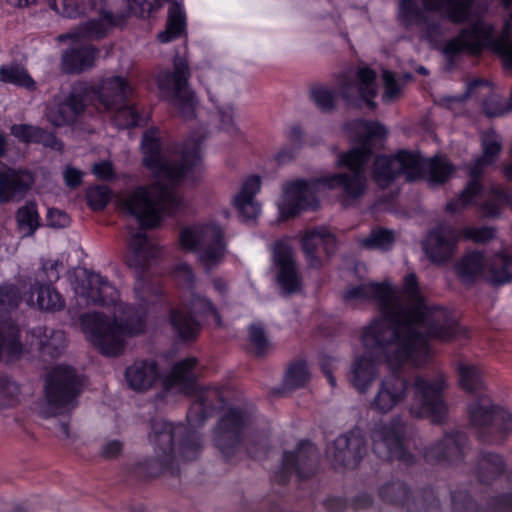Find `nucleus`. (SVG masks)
Masks as SVG:
<instances>
[{
    "label": "nucleus",
    "instance_id": "37",
    "mask_svg": "<svg viewBox=\"0 0 512 512\" xmlns=\"http://www.w3.org/2000/svg\"><path fill=\"white\" fill-rule=\"evenodd\" d=\"M126 380L136 391H145L159 379L157 364L154 361H137L127 368Z\"/></svg>",
    "mask_w": 512,
    "mask_h": 512
},
{
    "label": "nucleus",
    "instance_id": "8",
    "mask_svg": "<svg viewBox=\"0 0 512 512\" xmlns=\"http://www.w3.org/2000/svg\"><path fill=\"white\" fill-rule=\"evenodd\" d=\"M149 441L154 446L158 460L173 473L189 464L192 454V428L189 424L154 420Z\"/></svg>",
    "mask_w": 512,
    "mask_h": 512
},
{
    "label": "nucleus",
    "instance_id": "40",
    "mask_svg": "<svg viewBox=\"0 0 512 512\" xmlns=\"http://www.w3.org/2000/svg\"><path fill=\"white\" fill-rule=\"evenodd\" d=\"M97 54L98 50L92 45L73 46L62 55L63 69L68 73H75L91 68Z\"/></svg>",
    "mask_w": 512,
    "mask_h": 512
},
{
    "label": "nucleus",
    "instance_id": "38",
    "mask_svg": "<svg viewBox=\"0 0 512 512\" xmlns=\"http://www.w3.org/2000/svg\"><path fill=\"white\" fill-rule=\"evenodd\" d=\"M30 307H37L43 311H59L65 306L61 294L50 284L35 283L31 287L30 295L26 299Z\"/></svg>",
    "mask_w": 512,
    "mask_h": 512
},
{
    "label": "nucleus",
    "instance_id": "59",
    "mask_svg": "<svg viewBox=\"0 0 512 512\" xmlns=\"http://www.w3.org/2000/svg\"><path fill=\"white\" fill-rule=\"evenodd\" d=\"M207 138V129L203 125L194 127V181L196 180V174L202 171V152L200 144Z\"/></svg>",
    "mask_w": 512,
    "mask_h": 512
},
{
    "label": "nucleus",
    "instance_id": "48",
    "mask_svg": "<svg viewBox=\"0 0 512 512\" xmlns=\"http://www.w3.org/2000/svg\"><path fill=\"white\" fill-rule=\"evenodd\" d=\"M310 379V371L305 361L290 364L283 379L286 389L294 390L303 387Z\"/></svg>",
    "mask_w": 512,
    "mask_h": 512
},
{
    "label": "nucleus",
    "instance_id": "64",
    "mask_svg": "<svg viewBox=\"0 0 512 512\" xmlns=\"http://www.w3.org/2000/svg\"><path fill=\"white\" fill-rule=\"evenodd\" d=\"M93 173L97 178L102 180H111L114 178L113 166L109 161H101L94 164Z\"/></svg>",
    "mask_w": 512,
    "mask_h": 512
},
{
    "label": "nucleus",
    "instance_id": "27",
    "mask_svg": "<svg viewBox=\"0 0 512 512\" xmlns=\"http://www.w3.org/2000/svg\"><path fill=\"white\" fill-rule=\"evenodd\" d=\"M261 184L259 175H249L242 180L238 192L232 198V205L244 222H254L261 213V205L255 199Z\"/></svg>",
    "mask_w": 512,
    "mask_h": 512
},
{
    "label": "nucleus",
    "instance_id": "33",
    "mask_svg": "<svg viewBox=\"0 0 512 512\" xmlns=\"http://www.w3.org/2000/svg\"><path fill=\"white\" fill-rule=\"evenodd\" d=\"M30 350H38L44 355L56 357L66 347V336L61 330H48L46 327L33 328L27 336Z\"/></svg>",
    "mask_w": 512,
    "mask_h": 512
},
{
    "label": "nucleus",
    "instance_id": "34",
    "mask_svg": "<svg viewBox=\"0 0 512 512\" xmlns=\"http://www.w3.org/2000/svg\"><path fill=\"white\" fill-rule=\"evenodd\" d=\"M120 17H116L110 11L101 9L97 19H89L85 23L71 33L63 34L58 37L59 41L73 39L79 41L81 39H98L104 37L108 30L116 25Z\"/></svg>",
    "mask_w": 512,
    "mask_h": 512
},
{
    "label": "nucleus",
    "instance_id": "36",
    "mask_svg": "<svg viewBox=\"0 0 512 512\" xmlns=\"http://www.w3.org/2000/svg\"><path fill=\"white\" fill-rule=\"evenodd\" d=\"M427 11L441 12L449 21L463 24L470 20L474 0H422Z\"/></svg>",
    "mask_w": 512,
    "mask_h": 512
},
{
    "label": "nucleus",
    "instance_id": "41",
    "mask_svg": "<svg viewBox=\"0 0 512 512\" xmlns=\"http://www.w3.org/2000/svg\"><path fill=\"white\" fill-rule=\"evenodd\" d=\"M186 26V15L178 2H171L168 10L166 29L158 34L161 43H169L180 37Z\"/></svg>",
    "mask_w": 512,
    "mask_h": 512
},
{
    "label": "nucleus",
    "instance_id": "23",
    "mask_svg": "<svg viewBox=\"0 0 512 512\" xmlns=\"http://www.w3.org/2000/svg\"><path fill=\"white\" fill-rule=\"evenodd\" d=\"M317 463L318 451L315 445L301 440L294 452H284L282 465L276 472L275 479L279 483H285L292 472L304 479L314 472Z\"/></svg>",
    "mask_w": 512,
    "mask_h": 512
},
{
    "label": "nucleus",
    "instance_id": "42",
    "mask_svg": "<svg viewBox=\"0 0 512 512\" xmlns=\"http://www.w3.org/2000/svg\"><path fill=\"white\" fill-rule=\"evenodd\" d=\"M194 423H202L206 418L212 416L216 410L214 404L218 397V391L211 388H202L194 381Z\"/></svg>",
    "mask_w": 512,
    "mask_h": 512
},
{
    "label": "nucleus",
    "instance_id": "26",
    "mask_svg": "<svg viewBox=\"0 0 512 512\" xmlns=\"http://www.w3.org/2000/svg\"><path fill=\"white\" fill-rule=\"evenodd\" d=\"M467 436L462 432L446 433L424 451V459L431 465L459 464L465 456Z\"/></svg>",
    "mask_w": 512,
    "mask_h": 512
},
{
    "label": "nucleus",
    "instance_id": "25",
    "mask_svg": "<svg viewBox=\"0 0 512 512\" xmlns=\"http://www.w3.org/2000/svg\"><path fill=\"white\" fill-rule=\"evenodd\" d=\"M408 392V380L392 372L380 380L370 407L378 413L387 414L406 401Z\"/></svg>",
    "mask_w": 512,
    "mask_h": 512
},
{
    "label": "nucleus",
    "instance_id": "54",
    "mask_svg": "<svg viewBox=\"0 0 512 512\" xmlns=\"http://www.w3.org/2000/svg\"><path fill=\"white\" fill-rule=\"evenodd\" d=\"M408 494V488L401 482H391L379 489V495L385 502L401 503L408 497Z\"/></svg>",
    "mask_w": 512,
    "mask_h": 512
},
{
    "label": "nucleus",
    "instance_id": "20",
    "mask_svg": "<svg viewBox=\"0 0 512 512\" xmlns=\"http://www.w3.org/2000/svg\"><path fill=\"white\" fill-rule=\"evenodd\" d=\"M353 74L351 69L341 74L340 92L342 98L348 105L360 107L362 103L373 110L377 104L374 98L377 94L376 72L370 68H359L357 71V82L350 81Z\"/></svg>",
    "mask_w": 512,
    "mask_h": 512
},
{
    "label": "nucleus",
    "instance_id": "21",
    "mask_svg": "<svg viewBox=\"0 0 512 512\" xmlns=\"http://www.w3.org/2000/svg\"><path fill=\"white\" fill-rule=\"evenodd\" d=\"M272 267L276 280L284 295L302 290V277L296 263L294 252L285 240L275 242L272 251Z\"/></svg>",
    "mask_w": 512,
    "mask_h": 512
},
{
    "label": "nucleus",
    "instance_id": "44",
    "mask_svg": "<svg viewBox=\"0 0 512 512\" xmlns=\"http://www.w3.org/2000/svg\"><path fill=\"white\" fill-rule=\"evenodd\" d=\"M0 82L24 87L28 90H34L36 87L35 81L27 71L17 64H6L0 67Z\"/></svg>",
    "mask_w": 512,
    "mask_h": 512
},
{
    "label": "nucleus",
    "instance_id": "24",
    "mask_svg": "<svg viewBox=\"0 0 512 512\" xmlns=\"http://www.w3.org/2000/svg\"><path fill=\"white\" fill-rule=\"evenodd\" d=\"M366 453L365 437L358 427L340 435L328 448L327 454L332 459L335 468H354Z\"/></svg>",
    "mask_w": 512,
    "mask_h": 512
},
{
    "label": "nucleus",
    "instance_id": "5",
    "mask_svg": "<svg viewBox=\"0 0 512 512\" xmlns=\"http://www.w3.org/2000/svg\"><path fill=\"white\" fill-rule=\"evenodd\" d=\"M502 3L511 13L498 35L492 23L478 18L445 43V57L452 61L462 53L479 55L490 50L501 57L506 69L512 70V0H502Z\"/></svg>",
    "mask_w": 512,
    "mask_h": 512
},
{
    "label": "nucleus",
    "instance_id": "39",
    "mask_svg": "<svg viewBox=\"0 0 512 512\" xmlns=\"http://www.w3.org/2000/svg\"><path fill=\"white\" fill-rule=\"evenodd\" d=\"M505 204L512 209V193L508 194L501 186L493 185L488 190L484 189L482 196H479L477 201L469 206L477 205L484 217L494 218L500 215Z\"/></svg>",
    "mask_w": 512,
    "mask_h": 512
},
{
    "label": "nucleus",
    "instance_id": "16",
    "mask_svg": "<svg viewBox=\"0 0 512 512\" xmlns=\"http://www.w3.org/2000/svg\"><path fill=\"white\" fill-rule=\"evenodd\" d=\"M228 253V239L224 228L215 221L194 224V255L206 271L216 269Z\"/></svg>",
    "mask_w": 512,
    "mask_h": 512
},
{
    "label": "nucleus",
    "instance_id": "60",
    "mask_svg": "<svg viewBox=\"0 0 512 512\" xmlns=\"http://www.w3.org/2000/svg\"><path fill=\"white\" fill-rule=\"evenodd\" d=\"M39 127L27 125V124H18L13 125L11 127V133L20 141L30 143L35 142V139L38 134Z\"/></svg>",
    "mask_w": 512,
    "mask_h": 512
},
{
    "label": "nucleus",
    "instance_id": "45",
    "mask_svg": "<svg viewBox=\"0 0 512 512\" xmlns=\"http://www.w3.org/2000/svg\"><path fill=\"white\" fill-rule=\"evenodd\" d=\"M16 221L23 236H32L40 225L36 204L29 202L20 207L16 213Z\"/></svg>",
    "mask_w": 512,
    "mask_h": 512
},
{
    "label": "nucleus",
    "instance_id": "47",
    "mask_svg": "<svg viewBox=\"0 0 512 512\" xmlns=\"http://www.w3.org/2000/svg\"><path fill=\"white\" fill-rule=\"evenodd\" d=\"M21 399V385L10 376L0 375V407H13Z\"/></svg>",
    "mask_w": 512,
    "mask_h": 512
},
{
    "label": "nucleus",
    "instance_id": "31",
    "mask_svg": "<svg viewBox=\"0 0 512 512\" xmlns=\"http://www.w3.org/2000/svg\"><path fill=\"white\" fill-rule=\"evenodd\" d=\"M189 67L186 63L176 62L173 72L163 71L158 76L160 90L173 97L175 104L180 108L190 105V97L187 94Z\"/></svg>",
    "mask_w": 512,
    "mask_h": 512
},
{
    "label": "nucleus",
    "instance_id": "4",
    "mask_svg": "<svg viewBox=\"0 0 512 512\" xmlns=\"http://www.w3.org/2000/svg\"><path fill=\"white\" fill-rule=\"evenodd\" d=\"M457 371L459 386L465 392L478 396L468 405L467 411L479 439L490 443L502 441L512 431V415L506 409L493 405L490 397L483 393L485 385L478 366L459 363Z\"/></svg>",
    "mask_w": 512,
    "mask_h": 512
},
{
    "label": "nucleus",
    "instance_id": "55",
    "mask_svg": "<svg viewBox=\"0 0 512 512\" xmlns=\"http://www.w3.org/2000/svg\"><path fill=\"white\" fill-rule=\"evenodd\" d=\"M111 198V191L105 185L91 187L87 191V201L93 210H102Z\"/></svg>",
    "mask_w": 512,
    "mask_h": 512
},
{
    "label": "nucleus",
    "instance_id": "3",
    "mask_svg": "<svg viewBox=\"0 0 512 512\" xmlns=\"http://www.w3.org/2000/svg\"><path fill=\"white\" fill-rule=\"evenodd\" d=\"M346 131L354 137L357 147L339 155L338 166H345L350 173L328 174L310 180L297 179L283 185V194L278 203L279 213L284 218L298 215L319 206L317 194L325 190L341 188L344 204L360 198L367 188L365 165L373 149L383 143L387 129L378 122L356 119L345 124Z\"/></svg>",
    "mask_w": 512,
    "mask_h": 512
},
{
    "label": "nucleus",
    "instance_id": "2",
    "mask_svg": "<svg viewBox=\"0 0 512 512\" xmlns=\"http://www.w3.org/2000/svg\"><path fill=\"white\" fill-rule=\"evenodd\" d=\"M75 295L85 304L113 306V318L101 313H87L81 325L87 340L103 355L117 356L124 351L126 339L142 334L146 327L148 305L155 302L158 292L138 281L134 293L138 306L118 302L116 288L99 273L83 271L80 282L73 284Z\"/></svg>",
    "mask_w": 512,
    "mask_h": 512
},
{
    "label": "nucleus",
    "instance_id": "18",
    "mask_svg": "<svg viewBox=\"0 0 512 512\" xmlns=\"http://www.w3.org/2000/svg\"><path fill=\"white\" fill-rule=\"evenodd\" d=\"M404 424L400 417L393 418L389 423H376L372 430V449L381 459L398 460L405 465L413 462V456L403 445Z\"/></svg>",
    "mask_w": 512,
    "mask_h": 512
},
{
    "label": "nucleus",
    "instance_id": "15",
    "mask_svg": "<svg viewBox=\"0 0 512 512\" xmlns=\"http://www.w3.org/2000/svg\"><path fill=\"white\" fill-rule=\"evenodd\" d=\"M170 200L168 189L157 181L135 188L121 199V206L135 216L142 226L153 228L162 221Z\"/></svg>",
    "mask_w": 512,
    "mask_h": 512
},
{
    "label": "nucleus",
    "instance_id": "32",
    "mask_svg": "<svg viewBox=\"0 0 512 512\" xmlns=\"http://www.w3.org/2000/svg\"><path fill=\"white\" fill-rule=\"evenodd\" d=\"M302 249L310 268L320 269L322 260L316 255L319 246H323L326 254L331 256L337 248V241L326 227H318L305 232L301 239Z\"/></svg>",
    "mask_w": 512,
    "mask_h": 512
},
{
    "label": "nucleus",
    "instance_id": "35",
    "mask_svg": "<svg viewBox=\"0 0 512 512\" xmlns=\"http://www.w3.org/2000/svg\"><path fill=\"white\" fill-rule=\"evenodd\" d=\"M164 390L172 394L192 393V359L186 358L175 363L169 373L162 377Z\"/></svg>",
    "mask_w": 512,
    "mask_h": 512
},
{
    "label": "nucleus",
    "instance_id": "57",
    "mask_svg": "<svg viewBox=\"0 0 512 512\" xmlns=\"http://www.w3.org/2000/svg\"><path fill=\"white\" fill-rule=\"evenodd\" d=\"M382 79L384 83V93L382 95V101L389 103L397 99L401 92V86L395 79V75L389 70H383Z\"/></svg>",
    "mask_w": 512,
    "mask_h": 512
},
{
    "label": "nucleus",
    "instance_id": "6",
    "mask_svg": "<svg viewBox=\"0 0 512 512\" xmlns=\"http://www.w3.org/2000/svg\"><path fill=\"white\" fill-rule=\"evenodd\" d=\"M455 167L443 157L424 158L417 152L400 150L395 155L376 157L372 178L381 188L389 186L397 176L412 182L425 178L430 186L446 182Z\"/></svg>",
    "mask_w": 512,
    "mask_h": 512
},
{
    "label": "nucleus",
    "instance_id": "58",
    "mask_svg": "<svg viewBox=\"0 0 512 512\" xmlns=\"http://www.w3.org/2000/svg\"><path fill=\"white\" fill-rule=\"evenodd\" d=\"M249 341L253 345L257 356L264 355L269 348V341L261 325L253 324L250 326Z\"/></svg>",
    "mask_w": 512,
    "mask_h": 512
},
{
    "label": "nucleus",
    "instance_id": "22",
    "mask_svg": "<svg viewBox=\"0 0 512 512\" xmlns=\"http://www.w3.org/2000/svg\"><path fill=\"white\" fill-rule=\"evenodd\" d=\"M249 416L238 408H229L221 417L215 430L214 441L221 453L229 458L240 445L247 429Z\"/></svg>",
    "mask_w": 512,
    "mask_h": 512
},
{
    "label": "nucleus",
    "instance_id": "14",
    "mask_svg": "<svg viewBox=\"0 0 512 512\" xmlns=\"http://www.w3.org/2000/svg\"><path fill=\"white\" fill-rule=\"evenodd\" d=\"M455 271L466 285L482 276L492 285H503L512 281V257L502 251L488 260L483 253L472 251L457 262Z\"/></svg>",
    "mask_w": 512,
    "mask_h": 512
},
{
    "label": "nucleus",
    "instance_id": "19",
    "mask_svg": "<svg viewBox=\"0 0 512 512\" xmlns=\"http://www.w3.org/2000/svg\"><path fill=\"white\" fill-rule=\"evenodd\" d=\"M94 90L95 87L78 84L72 88L67 97L63 95L55 96L53 101L47 105V120L54 126H65L73 123L88 103L95 105Z\"/></svg>",
    "mask_w": 512,
    "mask_h": 512
},
{
    "label": "nucleus",
    "instance_id": "12",
    "mask_svg": "<svg viewBox=\"0 0 512 512\" xmlns=\"http://www.w3.org/2000/svg\"><path fill=\"white\" fill-rule=\"evenodd\" d=\"M482 154L478 156L468 169L470 181L464 189L446 204L445 210L449 213H458L475 203L484 193L480 177L485 167L495 163L502 150V140L499 134L489 129L481 133Z\"/></svg>",
    "mask_w": 512,
    "mask_h": 512
},
{
    "label": "nucleus",
    "instance_id": "52",
    "mask_svg": "<svg viewBox=\"0 0 512 512\" xmlns=\"http://www.w3.org/2000/svg\"><path fill=\"white\" fill-rule=\"evenodd\" d=\"M171 324L181 339L192 335L191 317L188 308L175 309L171 312Z\"/></svg>",
    "mask_w": 512,
    "mask_h": 512
},
{
    "label": "nucleus",
    "instance_id": "11",
    "mask_svg": "<svg viewBox=\"0 0 512 512\" xmlns=\"http://www.w3.org/2000/svg\"><path fill=\"white\" fill-rule=\"evenodd\" d=\"M132 93L133 88L125 78L105 77L93 91L95 107L99 110L115 112L114 122L119 128L140 125L142 117L138 114L136 107L126 104Z\"/></svg>",
    "mask_w": 512,
    "mask_h": 512
},
{
    "label": "nucleus",
    "instance_id": "10",
    "mask_svg": "<svg viewBox=\"0 0 512 512\" xmlns=\"http://www.w3.org/2000/svg\"><path fill=\"white\" fill-rule=\"evenodd\" d=\"M447 377L443 372L433 375H417L412 382V399L409 413L415 418H428L432 423H442L448 406L444 399Z\"/></svg>",
    "mask_w": 512,
    "mask_h": 512
},
{
    "label": "nucleus",
    "instance_id": "50",
    "mask_svg": "<svg viewBox=\"0 0 512 512\" xmlns=\"http://www.w3.org/2000/svg\"><path fill=\"white\" fill-rule=\"evenodd\" d=\"M360 243L366 248L387 251L393 246L394 234L391 230L376 229L368 237L363 238Z\"/></svg>",
    "mask_w": 512,
    "mask_h": 512
},
{
    "label": "nucleus",
    "instance_id": "28",
    "mask_svg": "<svg viewBox=\"0 0 512 512\" xmlns=\"http://www.w3.org/2000/svg\"><path fill=\"white\" fill-rule=\"evenodd\" d=\"M392 292V284L389 282H368L348 288L342 298L346 304L375 301L381 309L382 316L380 318H386V310L392 300Z\"/></svg>",
    "mask_w": 512,
    "mask_h": 512
},
{
    "label": "nucleus",
    "instance_id": "53",
    "mask_svg": "<svg viewBox=\"0 0 512 512\" xmlns=\"http://www.w3.org/2000/svg\"><path fill=\"white\" fill-rule=\"evenodd\" d=\"M310 95L320 110L329 112L334 109L336 101L335 91L323 86H315L311 88Z\"/></svg>",
    "mask_w": 512,
    "mask_h": 512
},
{
    "label": "nucleus",
    "instance_id": "13",
    "mask_svg": "<svg viewBox=\"0 0 512 512\" xmlns=\"http://www.w3.org/2000/svg\"><path fill=\"white\" fill-rule=\"evenodd\" d=\"M495 235L496 230L493 227L466 226L457 231L449 224L439 223L429 231L423 242V250L433 263L443 264L452 257L460 237L475 243H485Z\"/></svg>",
    "mask_w": 512,
    "mask_h": 512
},
{
    "label": "nucleus",
    "instance_id": "46",
    "mask_svg": "<svg viewBox=\"0 0 512 512\" xmlns=\"http://www.w3.org/2000/svg\"><path fill=\"white\" fill-rule=\"evenodd\" d=\"M194 327L213 320L217 326H221L220 314L213 303L206 298L194 293Z\"/></svg>",
    "mask_w": 512,
    "mask_h": 512
},
{
    "label": "nucleus",
    "instance_id": "61",
    "mask_svg": "<svg viewBox=\"0 0 512 512\" xmlns=\"http://www.w3.org/2000/svg\"><path fill=\"white\" fill-rule=\"evenodd\" d=\"M47 220L49 225L55 228L66 227L70 222L69 216L58 209H49Z\"/></svg>",
    "mask_w": 512,
    "mask_h": 512
},
{
    "label": "nucleus",
    "instance_id": "43",
    "mask_svg": "<svg viewBox=\"0 0 512 512\" xmlns=\"http://www.w3.org/2000/svg\"><path fill=\"white\" fill-rule=\"evenodd\" d=\"M504 470V461L498 454L483 453L476 467V475L480 482L488 483Z\"/></svg>",
    "mask_w": 512,
    "mask_h": 512
},
{
    "label": "nucleus",
    "instance_id": "9",
    "mask_svg": "<svg viewBox=\"0 0 512 512\" xmlns=\"http://www.w3.org/2000/svg\"><path fill=\"white\" fill-rule=\"evenodd\" d=\"M83 387V379L74 368L57 365L47 375L45 399L39 403V413L43 417L64 414L77 404V397Z\"/></svg>",
    "mask_w": 512,
    "mask_h": 512
},
{
    "label": "nucleus",
    "instance_id": "51",
    "mask_svg": "<svg viewBox=\"0 0 512 512\" xmlns=\"http://www.w3.org/2000/svg\"><path fill=\"white\" fill-rule=\"evenodd\" d=\"M422 12L419 9L416 0H401L398 9V19L406 27L419 24L421 22Z\"/></svg>",
    "mask_w": 512,
    "mask_h": 512
},
{
    "label": "nucleus",
    "instance_id": "56",
    "mask_svg": "<svg viewBox=\"0 0 512 512\" xmlns=\"http://www.w3.org/2000/svg\"><path fill=\"white\" fill-rule=\"evenodd\" d=\"M127 15L146 19L156 13L155 5L150 0H126Z\"/></svg>",
    "mask_w": 512,
    "mask_h": 512
},
{
    "label": "nucleus",
    "instance_id": "63",
    "mask_svg": "<svg viewBox=\"0 0 512 512\" xmlns=\"http://www.w3.org/2000/svg\"><path fill=\"white\" fill-rule=\"evenodd\" d=\"M34 143H40L45 147H50L52 149L60 150L61 144L54 136V134L39 128L37 137Z\"/></svg>",
    "mask_w": 512,
    "mask_h": 512
},
{
    "label": "nucleus",
    "instance_id": "29",
    "mask_svg": "<svg viewBox=\"0 0 512 512\" xmlns=\"http://www.w3.org/2000/svg\"><path fill=\"white\" fill-rule=\"evenodd\" d=\"M160 252L159 246L145 232L138 231L130 237L126 262L136 271H145L158 258Z\"/></svg>",
    "mask_w": 512,
    "mask_h": 512
},
{
    "label": "nucleus",
    "instance_id": "49",
    "mask_svg": "<svg viewBox=\"0 0 512 512\" xmlns=\"http://www.w3.org/2000/svg\"><path fill=\"white\" fill-rule=\"evenodd\" d=\"M50 7L67 18H76L94 4L92 0H50Z\"/></svg>",
    "mask_w": 512,
    "mask_h": 512
},
{
    "label": "nucleus",
    "instance_id": "17",
    "mask_svg": "<svg viewBox=\"0 0 512 512\" xmlns=\"http://www.w3.org/2000/svg\"><path fill=\"white\" fill-rule=\"evenodd\" d=\"M21 301L18 288L13 284L0 286V359L12 361L23 351L19 342V329L7 316Z\"/></svg>",
    "mask_w": 512,
    "mask_h": 512
},
{
    "label": "nucleus",
    "instance_id": "1",
    "mask_svg": "<svg viewBox=\"0 0 512 512\" xmlns=\"http://www.w3.org/2000/svg\"><path fill=\"white\" fill-rule=\"evenodd\" d=\"M392 291L386 318L374 319L361 333L364 353L355 360L350 377L360 393L371 387L381 361L392 369L405 363L423 366L431 357L429 338L449 341L459 332L448 309L427 305L415 273L406 274L402 286H392Z\"/></svg>",
    "mask_w": 512,
    "mask_h": 512
},
{
    "label": "nucleus",
    "instance_id": "7",
    "mask_svg": "<svg viewBox=\"0 0 512 512\" xmlns=\"http://www.w3.org/2000/svg\"><path fill=\"white\" fill-rule=\"evenodd\" d=\"M143 165L161 181L169 184L180 182L188 172L192 153L186 144L163 149V138L158 128L146 130L141 141Z\"/></svg>",
    "mask_w": 512,
    "mask_h": 512
},
{
    "label": "nucleus",
    "instance_id": "62",
    "mask_svg": "<svg viewBox=\"0 0 512 512\" xmlns=\"http://www.w3.org/2000/svg\"><path fill=\"white\" fill-rule=\"evenodd\" d=\"M484 113L488 117H496L504 114V107L495 97L486 98L483 102Z\"/></svg>",
    "mask_w": 512,
    "mask_h": 512
},
{
    "label": "nucleus",
    "instance_id": "30",
    "mask_svg": "<svg viewBox=\"0 0 512 512\" xmlns=\"http://www.w3.org/2000/svg\"><path fill=\"white\" fill-rule=\"evenodd\" d=\"M34 183L32 173L0 163V203L22 198Z\"/></svg>",
    "mask_w": 512,
    "mask_h": 512
}]
</instances>
